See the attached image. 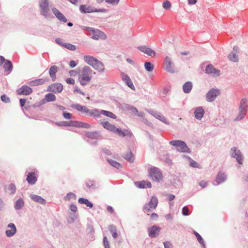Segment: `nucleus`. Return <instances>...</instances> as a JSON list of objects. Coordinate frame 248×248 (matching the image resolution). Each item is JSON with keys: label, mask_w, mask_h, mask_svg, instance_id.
I'll return each instance as SVG.
<instances>
[{"label": "nucleus", "mask_w": 248, "mask_h": 248, "mask_svg": "<svg viewBox=\"0 0 248 248\" xmlns=\"http://www.w3.org/2000/svg\"><path fill=\"white\" fill-rule=\"evenodd\" d=\"M92 70L88 66H84L78 73V78L80 84L86 85L90 82Z\"/></svg>", "instance_id": "nucleus-1"}, {"label": "nucleus", "mask_w": 248, "mask_h": 248, "mask_svg": "<svg viewBox=\"0 0 248 248\" xmlns=\"http://www.w3.org/2000/svg\"><path fill=\"white\" fill-rule=\"evenodd\" d=\"M39 6L41 15L46 19L53 17V16L49 12L48 0H40L39 1Z\"/></svg>", "instance_id": "nucleus-2"}, {"label": "nucleus", "mask_w": 248, "mask_h": 248, "mask_svg": "<svg viewBox=\"0 0 248 248\" xmlns=\"http://www.w3.org/2000/svg\"><path fill=\"white\" fill-rule=\"evenodd\" d=\"M239 114L235 119L234 121H238L243 119L248 110L247 99L246 98H243L241 99L238 108Z\"/></svg>", "instance_id": "nucleus-3"}, {"label": "nucleus", "mask_w": 248, "mask_h": 248, "mask_svg": "<svg viewBox=\"0 0 248 248\" xmlns=\"http://www.w3.org/2000/svg\"><path fill=\"white\" fill-rule=\"evenodd\" d=\"M171 145L175 146L177 151L182 153H190V150L184 141L181 140H173L170 141Z\"/></svg>", "instance_id": "nucleus-4"}, {"label": "nucleus", "mask_w": 248, "mask_h": 248, "mask_svg": "<svg viewBox=\"0 0 248 248\" xmlns=\"http://www.w3.org/2000/svg\"><path fill=\"white\" fill-rule=\"evenodd\" d=\"M79 10L82 14L91 13L95 12L106 13L108 10L104 8H96L94 7L86 4H82L79 6Z\"/></svg>", "instance_id": "nucleus-5"}, {"label": "nucleus", "mask_w": 248, "mask_h": 248, "mask_svg": "<svg viewBox=\"0 0 248 248\" xmlns=\"http://www.w3.org/2000/svg\"><path fill=\"white\" fill-rule=\"evenodd\" d=\"M84 28L87 31L92 33V39L96 40L99 39H101L102 40H105L107 39L106 35L99 30L89 27H85Z\"/></svg>", "instance_id": "nucleus-6"}, {"label": "nucleus", "mask_w": 248, "mask_h": 248, "mask_svg": "<svg viewBox=\"0 0 248 248\" xmlns=\"http://www.w3.org/2000/svg\"><path fill=\"white\" fill-rule=\"evenodd\" d=\"M230 155L232 158H235L239 164H242L244 156L241 151L236 147H232L230 149Z\"/></svg>", "instance_id": "nucleus-7"}, {"label": "nucleus", "mask_w": 248, "mask_h": 248, "mask_svg": "<svg viewBox=\"0 0 248 248\" xmlns=\"http://www.w3.org/2000/svg\"><path fill=\"white\" fill-rule=\"evenodd\" d=\"M150 175L154 181L159 182L162 179V174L159 169L153 167L150 170Z\"/></svg>", "instance_id": "nucleus-8"}, {"label": "nucleus", "mask_w": 248, "mask_h": 248, "mask_svg": "<svg viewBox=\"0 0 248 248\" xmlns=\"http://www.w3.org/2000/svg\"><path fill=\"white\" fill-rule=\"evenodd\" d=\"M163 68L167 72L174 73L175 72V66L170 57L166 56L164 60Z\"/></svg>", "instance_id": "nucleus-9"}, {"label": "nucleus", "mask_w": 248, "mask_h": 248, "mask_svg": "<svg viewBox=\"0 0 248 248\" xmlns=\"http://www.w3.org/2000/svg\"><path fill=\"white\" fill-rule=\"evenodd\" d=\"M158 204V199L155 196H152L149 202L144 205L143 210L145 213L151 211L155 209Z\"/></svg>", "instance_id": "nucleus-10"}, {"label": "nucleus", "mask_w": 248, "mask_h": 248, "mask_svg": "<svg viewBox=\"0 0 248 248\" xmlns=\"http://www.w3.org/2000/svg\"><path fill=\"white\" fill-rule=\"evenodd\" d=\"M220 94L219 90L217 89L212 88L206 94V100L207 102H212Z\"/></svg>", "instance_id": "nucleus-11"}, {"label": "nucleus", "mask_w": 248, "mask_h": 248, "mask_svg": "<svg viewBox=\"0 0 248 248\" xmlns=\"http://www.w3.org/2000/svg\"><path fill=\"white\" fill-rule=\"evenodd\" d=\"M239 52V47L236 46H234L232 48V51H231L228 56V58L229 61L233 62H237L239 61V58L238 55V53Z\"/></svg>", "instance_id": "nucleus-12"}, {"label": "nucleus", "mask_w": 248, "mask_h": 248, "mask_svg": "<svg viewBox=\"0 0 248 248\" xmlns=\"http://www.w3.org/2000/svg\"><path fill=\"white\" fill-rule=\"evenodd\" d=\"M160 230L161 228L159 226L153 225L147 229L148 235L151 238H155L159 235Z\"/></svg>", "instance_id": "nucleus-13"}, {"label": "nucleus", "mask_w": 248, "mask_h": 248, "mask_svg": "<svg viewBox=\"0 0 248 248\" xmlns=\"http://www.w3.org/2000/svg\"><path fill=\"white\" fill-rule=\"evenodd\" d=\"M205 72L207 74L213 77H218L220 75V70L216 69L211 64L206 66Z\"/></svg>", "instance_id": "nucleus-14"}, {"label": "nucleus", "mask_w": 248, "mask_h": 248, "mask_svg": "<svg viewBox=\"0 0 248 248\" xmlns=\"http://www.w3.org/2000/svg\"><path fill=\"white\" fill-rule=\"evenodd\" d=\"M63 89V85L61 83H56L50 85L48 87L47 91L54 93H60Z\"/></svg>", "instance_id": "nucleus-15"}, {"label": "nucleus", "mask_w": 248, "mask_h": 248, "mask_svg": "<svg viewBox=\"0 0 248 248\" xmlns=\"http://www.w3.org/2000/svg\"><path fill=\"white\" fill-rule=\"evenodd\" d=\"M227 175L223 171H219L215 181L213 183L214 186H218L224 182L227 179Z\"/></svg>", "instance_id": "nucleus-16"}, {"label": "nucleus", "mask_w": 248, "mask_h": 248, "mask_svg": "<svg viewBox=\"0 0 248 248\" xmlns=\"http://www.w3.org/2000/svg\"><path fill=\"white\" fill-rule=\"evenodd\" d=\"M32 89L27 85H23L21 87L16 90L17 94L18 95H28L32 93Z\"/></svg>", "instance_id": "nucleus-17"}, {"label": "nucleus", "mask_w": 248, "mask_h": 248, "mask_svg": "<svg viewBox=\"0 0 248 248\" xmlns=\"http://www.w3.org/2000/svg\"><path fill=\"white\" fill-rule=\"evenodd\" d=\"M138 49L147 55L154 57L156 55V52L151 48L146 46H141L137 47Z\"/></svg>", "instance_id": "nucleus-18"}, {"label": "nucleus", "mask_w": 248, "mask_h": 248, "mask_svg": "<svg viewBox=\"0 0 248 248\" xmlns=\"http://www.w3.org/2000/svg\"><path fill=\"white\" fill-rule=\"evenodd\" d=\"M120 75L123 81L125 84L132 90H135V86L129 76L124 72H122Z\"/></svg>", "instance_id": "nucleus-19"}, {"label": "nucleus", "mask_w": 248, "mask_h": 248, "mask_svg": "<svg viewBox=\"0 0 248 248\" xmlns=\"http://www.w3.org/2000/svg\"><path fill=\"white\" fill-rule=\"evenodd\" d=\"M52 11L56 18L60 21L63 23H66L67 22V18L58 9L54 7L52 9Z\"/></svg>", "instance_id": "nucleus-20"}, {"label": "nucleus", "mask_w": 248, "mask_h": 248, "mask_svg": "<svg viewBox=\"0 0 248 248\" xmlns=\"http://www.w3.org/2000/svg\"><path fill=\"white\" fill-rule=\"evenodd\" d=\"M84 115L90 117L99 118L98 109H90L87 106Z\"/></svg>", "instance_id": "nucleus-21"}, {"label": "nucleus", "mask_w": 248, "mask_h": 248, "mask_svg": "<svg viewBox=\"0 0 248 248\" xmlns=\"http://www.w3.org/2000/svg\"><path fill=\"white\" fill-rule=\"evenodd\" d=\"M7 227L10 229L5 231V233L7 237L13 236L16 233L17 230L16 225L14 223H9Z\"/></svg>", "instance_id": "nucleus-22"}, {"label": "nucleus", "mask_w": 248, "mask_h": 248, "mask_svg": "<svg viewBox=\"0 0 248 248\" xmlns=\"http://www.w3.org/2000/svg\"><path fill=\"white\" fill-rule=\"evenodd\" d=\"M85 136L89 139L97 140L100 139L101 136L100 134V132L98 131H95L94 132H86L85 133Z\"/></svg>", "instance_id": "nucleus-23"}, {"label": "nucleus", "mask_w": 248, "mask_h": 248, "mask_svg": "<svg viewBox=\"0 0 248 248\" xmlns=\"http://www.w3.org/2000/svg\"><path fill=\"white\" fill-rule=\"evenodd\" d=\"M113 133L118 134L119 136L121 137H124L126 136H131V132L128 130H122L121 128H117L115 127V128L114 129V131H113Z\"/></svg>", "instance_id": "nucleus-24"}, {"label": "nucleus", "mask_w": 248, "mask_h": 248, "mask_svg": "<svg viewBox=\"0 0 248 248\" xmlns=\"http://www.w3.org/2000/svg\"><path fill=\"white\" fill-rule=\"evenodd\" d=\"M93 67L100 73H103L105 71V65L103 63L97 59Z\"/></svg>", "instance_id": "nucleus-25"}, {"label": "nucleus", "mask_w": 248, "mask_h": 248, "mask_svg": "<svg viewBox=\"0 0 248 248\" xmlns=\"http://www.w3.org/2000/svg\"><path fill=\"white\" fill-rule=\"evenodd\" d=\"M194 114L197 120H201L204 114V110L202 107H199L195 108Z\"/></svg>", "instance_id": "nucleus-26"}, {"label": "nucleus", "mask_w": 248, "mask_h": 248, "mask_svg": "<svg viewBox=\"0 0 248 248\" xmlns=\"http://www.w3.org/2000/svg\"><path fill=\"white\" fill-rule=\"evenodd\" d=\"M26 180L29 184L33 185L37 182V178L34 172H31L28 174Z\"/></svg>", "instance_id": "nucleus-27"}, {"label": "nucleus", "mask_w": 248, "mask_h": 248, "mask_svg": "<svg viewBox=\"0 0 248 248\" xmlns=\"http://www.w3.org/2000/svg\"><path fill=\"white\" fill-rule=\"evenodd\" d=\"M30 197L32 200L40 204L45 205L46 203V200H45L40 196L34 194H31Z\"/></svg>", "instance_id": "nucleus-28"}, {"label": "nucleus", "mask_w": 248, "mask_h": 248, "mask_svg": "<svg viewBox=\"0 0 248 248\" xmlns=\"http://www.w3.org/2000/svg\"><path fill=\"white\" fill-rule=\"evenodd\" d=\"M86 107V106L81 105L80 104L77 103L73 104L71 105V107L72 108L77 110V111L80 112L82 114H84Z\"/></svg>", "instance_id": "nucleus-29"}, {"label": "nucleus", "mask_w": 248, "mask_h": 248, "mask_svg": "<svg viewBox=\"0 0 248 248\" xmlns=\"http://www.w3.org/2000/svg\"><path fill=\"white\" fill-rule=\"evenodd\" d=\"M98 113H99V118L100 117V115L102 114L103 115L107 116L108 117H109V118H112L114 119L116 118V116L114 113H113L112 112H110V111H109L108 110H103V109L99 110L98 109Z\"/></svg>", "instance_id": "nucleus-30"}, {"label": "nucleus", "mask_w": 248, "mask_h": 248, "mask_svg": "<svg viewBox=\"0 0 248 248\" xmlns=\"http://www.w3.org/2000/svg\"><path fill=\"white\" fill-rule=\"evenodd\" d=\"M58 70V67L55 65L52 66L49 68V74L53 81L56 80V74Z\"/></svg>", "instance_id": "nucleus-31"}, {"label": "nucleus", "mask_w": 248, "mask_h": 248, "mask_svg": "<svg viewBox=\"0 0 248 248\" xmlns=\"http://www.w3.org/2000/svg\"><path fill=\"white\" fill-rule=\"evenodd\" d=\"M5 190L6 192H8L10 195H14L16 192V188L14 184L11 183L8 186L5 187Z\"/></svg>", "instance_id": "nucleus-32"}, {"label": "nucleus", "mask_w": 248, "mask_h": 248, "mask_svg": "<svg viewBox=\"0 0 248 248\" xmlns=\"http://www.w3.org/2000/svg\"><path fill=\"white\" fill-rule=\"evenodd\" d=\"M83 59L87 63H88L90 65H91L92 67L93 66L94 62L97 60V59H96L94 57L89 55L84 56L83 57Z\"/></svg>", "instance_id": "nucleus-33"}, {"label": "nucleus", "mask_w": 248, "mask_h": 248, "mask_svg": "<svg viewBox=\"0 0 248 248\" xmlns=\"http://www.w3.org/2000/svg\"><path fill=\"white\" fill-rule=\"evenodd\" d=\"M45 82V80L43 78H39L35 80L30 81L28 82V84L30 86H36L40 85H42Z\"/></svg>", "instance_id": "nucleus-34"}, {"label": "nucleus", "mask_w": 248, "mask_h": 248, "mask_svg": "<svg viewBox=\"0 0 248 248\" xmlns=\"http://www.w3.org/2000/svg\"><path fill=\"white\" fill-rule=\"evenodd\" d=\"M100 124L104 128L112 132L114 131L116 127L114 125L110 124L107 121L101 122Z\"/></svg>", "instance_id": "nucleus-35"}, {"label": "nucleus", "mask_w": 248, "mask_h": 248, "mask_svg": "<svg viewBox=\"0 0 248 248\" xmlns=\"http://www.w3.org/2000/svg\"><path fill=\"white\" fill-rule=\"evenodd\" d=\"M192 87L193 85L191 82H186L183 86V92L186 93H189L192 89Z\"/></svg>", "instance_id": "nucleus-36"}, {"label": "nucleus", "mask_w": 248, "mask_h": 248, "mask_svg": "<svg viewBox=\"0 0 248 248\" xmlns=\"http://www.w3.org/2000/svg\"><path fill=\"white\" fill-rule=\"evenodd\" d=\"M25 202L23 199L19 198L15 203L14 208L16 210H19L24 206Z\"/></svg>", "instance_id": "nucleus-37"}, {"label": "nucleus", "mask_w": 248, "mask_h": 248, "mask_svg": "<svg viewBox=\"0 0 248 248\" xmlns=\"http://www.w3.org/2000/svg\"><path fill=\"white\" fill-rule=\"evenodd\" d=\"M56 124L60 126H74L75 125V121H70L69 122H58Z\"/></svg>", "instance_id": "nucleus-38"}, {"label": "nucleus", "mask_w": 248, "mask_h": 248, "mask_svg": "<svg viewBox=\"0 0 248 248\" xmlns=\"http://www.w3.org/2000/svg\"><path fill=\"white\" fill-rule=\"evenodd\" d=\"M5 63L3 66L4 70L5 72H8V73L11 72L13 69V64L12 62L9 60H6L5 61Z\"/></svg>", "instance_id": "nucleus-39"}, {"label": "nucleus", "mask_w": 248, "mask_h": 248, "mask_svg": "<svg viewBox=\"0 0 248 248\" xmlns=\"http://www.w3.org/2000/svg\"><path fill=\"white\" fill-rule=\"evenodd\" d=\"M76 127H82L87 129H89L91 127V125L88 123H84L80 121H75Z\"/></svg>", "instance_id": "nucleus-40"}, {"label": "nucleus", "mask_w": 248, "mask_h": 248, "mask_svg": "<svg viewBox=\"0 0 248 248\" xmlns=\"http://www.w3.org/2000/svg\"><path fill=\"white\" fill-rule=\"evenodd\" d=\"M56 97L52 93H48L46 94L45 99L41 100L42 104L44 103L46 100L47 102H52L56 100Z\"/></svg>", "instance_id": "nucleus-41"}, {"label": "nucleus", "mask_w": 248, "mask_h": 248, "mask_svg": "<svg viewBox=\"0 0 248 248\" xmlns=\"http://www.w3.org/2000/svg\"><path fill=\"white\" fill-rule=\"evenodd\" d=\"M78 202L80 204H85L90 208H92L93 206L92 202H90L88 199L84 198H79L78 200Z\"/></svg>", "instance_id": "nucleus-42"}, {"label": "nucleus", "mask_w": 248, "mask_h": 248, "mask_svg": "<svg viewBox=\"0 0 248 248\" xmlns=\"http://www.w3.org/2000/svg\"><path fill=\"white\" fill-rule=\"evenodd\" d=\"M86 186L88 188L91 189H95L96 188L95 182L92 180H88L86 182Z\"/></svg>", "instance_id": "nucleus-43"}, {"label": "nucleus", "mask_w": 248, "mask_h": 248, "mask_svg": "<svg viewBox=\"0 0 248 248\" xmlns=\"http://www.w3.org/2000/svg\"><path fill=\"white\" fill-rule=\"evenodd\" d=\"M107 160L111 166H112V167H113L117 169H119L122 168V165L120 163H119L115 160H113L111 159H107Z\"/></svg>", "instance_id": "nucleus-44"}, {"label": "nucleus", "mask_w": 248, "mask_h": 248, "mask_svg": "<svg viewBox=\"0 0 248 248\" xmlns=\"http://www.w3.org/2000/svg\"><path fill=\"white\" fill-rule=\"evenodd\" d=\"M156 119L163 122V123L166 124H169L170 123L167 120L166 118L160 112H158L156 115L155 117Z\"/></svg>", "instance_id": "nucleus-45"}, {"label": "nucleus", "mask_w": 248, "mask_h": 248, "mask_svg": "<svg viewBox=\"0 0 248 248\" xmlns=\"http://www.w3.org/2000/svg\"><path fill=\"white\" fill-rule=\"evenodd\" d=\"M108 229L110 232L112 234V235L114 238H116L118 236V234L117 232L116 227L114 225H110L108 227Z\"/></svg>", "instance_id": "nucleus-46"}, {"label": "nucleus", "mask_w": 248, "mask_h": 248, "mask_svg": "<svg viewBox=\"0 0 248 248\" xmlns=\"http://www.w3.org/2000/svg\"><path fill=\"white\" fill-rule=\"evenodd\" d=\"M123 157L125 160L130 163H133L134 161V155L131 152L129 153L124 155Z\"/></svg>", "instance_id": "nucleus-47"}, {"label": "nucleus", "mask_w": 248, "mask_h": 248, "mask_svg": "<svg viewBox=\"0 0 248 248\" xmlns=\"http://www.w3.org/2000/svg\"><path fill=\"white\" fill-rule=\"evenodd\" d=\"M124 108L126 110L131 111L133 113H134L135 115L138 112V109L136 107L132 105L125 104L124 105Z\"/></svg>", "instance_id": "nucleus-48"}, {"label": "nucleus", "mask_w": 248, "mask_h": 248, "mask_svg": "<svg viewBox=\"0 0 248 248\" xmlns=\"http://www.w3.org/2000/svg\"><path fill=\"white\" fill-rule=\"evenodd\" d=\"M193 233L196 237L199 243L201 245H202V246H203L204 247H205L204 241L202 237L201 236V235L199 233H198L197 232H196L195 231H194Z\"/></svg>", "instance_id": "nucleus-49"}, {"label": "nucleus", "mask_w": 248, "mask_h": 248, "mask_svg": "<svg viewBox=\"0 0 248 248\" xmlns=\"http://www.w3.org/2000/svg\"><path fill=\"white\" fill-rule=\"evenodd\" d=\"M144 67L148 72H152L154 68V65L149 62H146L144 63Z\"/></svg>", "instance_id": "nucleus-50"}, {"label": "nucleus", "mask_w": 248, "mask_h": 248, "mask_svg": "<svg viewBox=\"0 0 248 248\" xmlns=\"http://www.w3.org/2000/svg\"><path fill=\"white\" fill-rule=\"evenodd\" d=\"M135 185L140 188H146V182L144 181L135 182Z\"/></svg>", "instance_id": "nucleus-51"}, {"label": "nucleus", "mask_w": 248, "mask_h": 248, "mask_svg": "<svg viewBox=\"0 0 248 248\" xmlns=\"http://www.w3.org/2000/svg\"><path fill=\"white\" fill-rule=\"evenodd\" d=\"M72 198L74 199V200H76L77 198L76 194L72 192L68 193L64 197V200L65 201L70 200Z\"/></svg>", "instance_id": "nucleus-52"}, {"label": "nucleus", "mask_w": 248, "mask_h": 248, "mask_svg": "<svg viewBox=\"0 0 248 248\" xmlns=\"http://www.w3.org/2000/svg\"><path fill=\"white\" fill-rule=\"evenodd\" d=\"M65 48L70 50L74 51L76 49V46L70 43H65L64 46Z\"/></svg>", "instance_id": "nucleus-53"}, {"label": "nucleus", "mask_w": 248, "mask_h": 248, "mask_svg": "<svg viewBox=\"0 0 248 248\" xmlns=\"http://www.w3.org/2000/svg\"><path fill=\"white\" fill-rule=\"evenodd\" d=\"M189 211L188 208L186 206H185L182 208V215L184 216H187L189 215Z\"/></svg>", "instance_id": "nucleus-54"}, {"label": "nucleus", "mask_w": 248, "mask_h": 248, "mask_svg": "<svg viewBox=\"0 0 248 248\" xmlns=\"http://www.w3.org/2000/svg\"><path fill=\"white\" fill-rule=\"evenodd\" d=\"M0 99L1 101L4 103H8L10 102V98L6 94H3L1 96Z\"/></svg>", "instance_id": "nucleus-55"}, {"label": "nucleus", "mask_w": 248, "mask_h": 248, "mask_svg": "<svg viewBox=\"0 0 248 248\" xmlns=\"http://www.w3.org/2000/svg\"><path fill=\"white\" fill-rule=\"evenodd\" d=\"M119 1L120 0H106V2L113 6L117 5Z\"/></svg>", "instance_id": "nucleus-56"}, {"label": "nucleus", "mask_w": 248, "mask_h": 248, "mask_svg": "<svg viewBox=\"0 0 248 248\" xmlns=\"http://www.w3.org/2000/svg\"><path fill=\"white\" fill-rule=\"evenodd\" d=\"M171 6L170 2L168 0H166L163 3V7L165 9H169Z\"/></svg>", "instance_id": "nucleus-57"}, {"label": "nucleus", "mask_w": 248, "mask_h": 248, "mask_svg": "<svg viewBox=\"0 0 248 248\" xmlns=\"http://www.w3.org/2000/svg\"><path fill=\"white\" fill-rule=\"evenodd\" d=\"M190 165L193 168H199L200 165L194 160L190 159Z\"/></svg>", "instance_id": "nucleus-58"}, {"label": "nucleus", "mask_w": 248, "mask_h": 248, "mask_svg": "<svg viewBox=\"0 0 248 248\" xmlns=\"http://www.w3.org/2000/svg\"><path fill=\"white\" fill-rule=\"evenodd\" d=\"M103 244H104L105 248L109 247V242H108V238L106 236H104L103 237Z\"/></svg>", "instance_id": "nucleus-59"}, {"label": "nucleus", "mask_w": 248, "mask_h": 248, "mask_svg": "<svg viewBox=\"0 0 248 248\" xmlns=\"http://www.w3.org/2000/svg\"><path fill=\"white\" fill-rule=\"evenodd\" d=\"M70 209L72 212L75 213L77 211V207L76 204L72 203L70 205Z\"/></svg>", "instance_id": "nucleus-60"}, {"label": "nucleus", "mask_w": 248, "mask_h": 248, "mask_svg": "<svg viewBox=\"0 0 248 248\" xmlns=\"http://www.w3.org/2000/svg\"><path fill=\"white\" fill-rule=\"evenodd\" d=\"M63 116L66 119H70L72 117V114L70 113L64 112H63Z\"/></svg>", "instance_id": "nucleus-61"}, {"label": "nucleus", "mask_w": 248, "mask_h": 248, "mask_svg": "<svg viewBox=\"0 0 248 248\" xmlns=\"http://www.w3.org/2000/svg\"><path fill=\"white\" fill-rule=\"evenodd\" d=\"M55 42L56 43H57L59 45L62 46L63 47L64 46V45L65 44V43H64L62 42V40L61 38H56L55 39Z\"/></svg>", "instance_id": "nucleus-62"}, {"label": "nucleus", "mask_w": 248, "mask_h": 248, "mask_svg": "<svg viewBox=\"0 0 248 248\" xmlns=\"http://www.w3.org/2000/svg\"><path fill=\"white\" fill-rule=\"evenodd\" d=\"M163 244L165 248H172V245L170 242H164Z\"/></svg>", "instance_id": "nucleus-63"}, {"label": "nucleus", "mask_w": 248, "mask_h": 248, "mask_svg": "<svg viewBox=\"0 0 248 248\" xmlns=\"http://www.w3.org/2000/svg\"><path fill=\"white\" fill-rule=\"evenodd\" d=\"M199 185L202 188H204L207 186V182L205 181H201L199 182Z\"/></svg>", "instance_id": "nucleus-64"}]
</instances>
